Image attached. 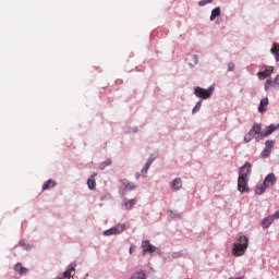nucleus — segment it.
Here are the masks:
<instances>
[{
  "label": "nucleus",
  "instance_id": "1",
  "mask_svg": "<svg viewBox=\"0 0 279 279\" xmlns=\"http://www.w3.org/2000/svg\"><path fill=\"white\" fill-rule=\"evenodd\" d=\"M250 240L245 235H241L238 241L234 243L233 254L234 256H243L247 250Z\"/></svg>",
  "mask_w": 279,
  "mask_h": 279
},
{
  "label": "nucleus",
  "instance_id": "2",
  "mask_svg": "<svg viewBox=\"0 0 279 279\" xmlns=\"http://www.w3.org/2000/svg\"><path fill=\"white\" fill-rule=\"evenodd\" d=\"M260 130H263V125L258 123L253 124L252 129L244 135V143H250V141L254 140V136H256V141H262Z\"/></svg>",
  "mask_w": 279,
  "mask_h": 279
},
{
  "label": "nucleus",
  "instance_id": "3",
  "mask_svg": "<svg viewBox=\"0 0 279 279\" xmlns=\"http://www.w3.org/2000/svg\"><path fill=\"white\" fill-rule=\"evenodd\" d=\"M215 88L209 87L208 89H204L202 87H195L194 88V94L199 98V99H210L213 97V92Z\"/></svg>",
  "mask_w": 279,
  "mask_h": 279
},
{
  "label": "nucleus",
  "instance_id": "4",
  "mask_svg": "<svg viewBox=\"0 0 279 279\" xmlns=\"http://www.w3.org/2000/svg\"><path fill=\"white\" fill-rule=\"evenodd\" d=\"M275 68L274 66H262V71L257 73L258 80H267V77H271L274 75Z\"/></svg>",
  "mask_w": 279,
  "mask_h": 279
},
{
  "label": "nucleus",
  "instance_id": "5",
  "mask_svg": "<svg viewBox=\"0 0 279 279\" xmlns=\"http://www.w3.org/2000/svg\"><path fill=\"white\" fill-rule=\"evenodd\" d=\"M141 247L143 250L142 256H145V254H154V252H156V246L151 245L149 240H143Z\"/></svg>",
  "mask_w": 279,
  "mask_h": 279
},
{
  "label": "nucleus",
  "instance_id": "6",
  "mask_svg": "<svg viewBox=\"0 0 279 279\" xmlns=\"http://www.w3.org/2000/svg\"><path fill=\"white\" fill-rule=\"evenodd\" d=\"M125 230V225H117L104 232L105 236H112V234H121Z\"/></svg>",
  "mask_w": 279,
  "mask_h": 279
},
{
  "label": "nucleus",
  "instance_id": "7",
  "mask_svg": "<svg viewBox=\"0 0 279 279\" xmlns=\"http://www.w3.org/2000/svg\"><path fill=\"white\" fill-rule=\"evenodd\" d=\"M250 173H252V163L245 162L239 170V178L248 179Z\"/></svg>",
  "mask_w": 279,
  "mask_h": 279
},
{
  "label": "nucleus",
  "instance_id": "8",
  "mask_svg": "<svg viewBox=\"0 0 279 279\" xmlns=\"http://www.w3.org/2000/svg\"><path fill=\"white\" fill-rule=\"evenodd\" d=\"M75 263H71L68 266V269L63 272L62 277H58L57 279H73V276H75Z\"/></svg>",
  "mask_w": 279,
  "mask_h": 279
},
{
  "label": "nucleus",
  "instance_id": "9",
  "mask_svg": "<svg viewBox=\"0 0 279 279\" xmlns=\"http://www.w3.org/2000/svg\"><path fill=\"white\" fill-rule=\"evenodd\" d=\"M247 180L243 177H238V191H240V193H248L250 192V187L247 186Z\"/></svg>",
  "mask_w": 279,
  "mask_h": 279
},
{
  "label": "nucleus",
  "instance_id": "10",
  "mask_svg": "<svg viewBox=\"0 0 279 279\" xmlns=\"http://www.w3.org/2000/svg\"><path fill=\"white\" fill-rule=\"evenodd\" d=\"M278 129V126L270 124L269 126L266 128L265 131L259 130V138L263 141V138L267 137V136H271V134H274V132H276V130Z\"/></svg>",
  "mask_w": 279,
  "mask_h": 279
},
{
  "label": "nucleus",
  "instance_id": "11",
  "mask_svg": "<svg viewBox=\"0 0 279 279\" xmlns=\"http://www.w3.org/2000/svg\"><path fill=\"white\" fill-rule=\"evenodd\" d=\"M263 184L267 187L270 189V186H274L276 184V174L269 173L265 179Z\"/></svg>",
  "mask_w": 279,
  "mask_h": 279
},
{
  "label": "nucleus",
  "instance_id": "12",
  "mask_svg": "<svg viewBox=\"0 0 279 279\" xmlns=\"http://www.w3.org/2000/svg\"><path fill=\"white\" fill-rule=\"evenodd\" d=\"M274 221H276V219L274 218L272 215H269L268 217L262 220V227L264 228V230H267V228H269V226H271Z\"/></svg>",
  "mask_w": 279,
  "mask_h": 279
},
{
  "label": "nucleus",
  "instance_id": "13",
  "mask_svg": "<svg viewBox=\"0 0 279 279\" xmlns=\"http://www.w3.org/2000/svg\"><path fill=\"white\" fill-rule=\"evenodd\" d=\"M58 183H56L54 180L49 179L48 181H46L43 186H41V191H49V189H53L54 186H57Z\"/></svg>",
  "mask_w": 279,
  "mask_h": 279
},
{
  "label": "nucleus",
  "instance_id": "14",
  "mask_svg": "<svg viewBox=\"0 0 279 279\" xmlns=\"http://www.w3.org/2000/svg\"><path fill=\"white\" fill-rule=\"evenodd\" d=\"M135 205H136V199H134V198H132V199L125 198L123 202V206H124L125 210H132V208H134Z\"/></svg>",
  "mask_w": 279,
  "mask_h": 279
},
{
  "label": "nucleus",
  "instance_id": "15",
  "mask_svg": "<svg viewBox=\"0 0 279 279\" xmlns=\"http://www.w3.org/2000/svg\"><path fill=\"white\" fill-rule=\"evenodd\" d=\"M270 51H271L272 56H275V60L277 62H279V44L274 43Z\"/></svg>",
  "mask_w": 279,
  "mask_h": 279
},
{
  "label": "nucleus",
  "instance_id": "16",
  "mask_svg": "<svg viewBox=\"0 0 279 279\" xmlns=\"http://www.w3.org/2000/svg\"><path fill=\"white\" fill-rule=\"evenodd\" d=\"M267 106H269V98H263L258 106V112H265Z\"/></svg>",
  "mask_w": 279,
  "mask_h": 279
},
{
  "label": "nucleus",
  "instance_id": "17",
  "mask_svg": "<svg viewBox=\"0 0 279 279\" xmlns=\"http://www.w3.org/2000/svg\"><path fill=\"white\" fill-rule=\"evenodd\" d=\"M14 271H16V274H20V276H25L27 274V268L23 267V265L21 264H16L14 266Z\"/></svg>",
  "mask_w": 279,
  "mask_h": 279
},
{
  "label": "nucleus",
  "instance_id": "18",
  "mask_svg": "<svg viewBox=\"0 0 279 279\" xmlns=\"http://www.w3.org/2000/svg\"><path fill=\"white\" fill-rule=\"evenodd\" d=\"M171 187L173 189V191H180V189H182V179L177 178L172 181V185Z\"/></svg>",
  "mask_w": 279,
  "mask_h": 279
},
{
  "label": "nucleus",
  "instance_id": "19",
  "mask_svg": "<svg viewBox=\"0 0 279 279\" xmlns=\"http://www.w3.org/2000/svg\"><path fill=\"white\" fill-rule=\"evenodd\" d=\"M124 191H136V185L134 182L123 181Z\"/></svg>",
  "mask_w": 279,
  "mask_h": 279
},
{
  "label": "nucleus",
  "instance_id": "20",
  "mask_svg": "<svg viewBox=\"0 0 279 279\" xmlns=\"http://www.w3.org/2000/svg\"><path fill=\"white\" fill-rule=\"evenodd\" d=\"M276 86H279L277 83H276V80L271 81V80H267L265 82V90H271V88H276Z\"/></svg>",
  "mask_w": 279,
  "mask_h": 279
},
{
  "label": "nucleus",
  "instance_id": "21",
  "mask_svg": "<svg viewBox=\"0 0 279 279\" xmlns=\"http://www.w3.org/2000/svg\"><path fill=\"white\" fill-rule=\"evenodd\" d=\"M218 16H221V8L217 7L211 11L210 21H215Z\"/></svg>",
  "mask_w": 279,
  "mask_h": 279
},
{
  "label": "nucleus",
  "instance_id": "22",
  "mask_svg": "<svg viewBox=\"0 0 279 279\" xmlns=\"http://www.w3.org/2000/svg\"><path fill=\"white\" fill-rule=\"evenodd\" d=\"M87 186L90 191H95V189H97V181H95L94 177H89L87 180Z\"/></svg>",
  "mask_w": 279,
  "mask_h": 279
},
{
  "label": "nucleus",
  "instance_id": "23",
  "mask_svg": "<svg viewBox=\"0 0 279 279\" xmlns=\"http://www.w3.org/2000/svg\"><path fill=\"white\" fill-rule=\"evenodd\" d=\"M267 187L265 186L264 183L259 184V185H256L255 187V195H263V193H265V190Z\"/></svg>",
  "mask_w": 279,
  "mask_h": 279
},
{
  "label": "nucleus",
  "instance_id": "24",
  "mask_svg": "<svg viewBox=\"0 0 279 279\" xmlns=\"http://www.w3.org/2000/svg\"><path fill=\"white\" fill-rule=\"evenodd\" d=\"M151 162H154V160L148 159V161L146 162L145 167L142 169V175L145 178V175H147V171H149V168L151 167Z\"/></svg>",
  "mask_w": 279,
  "mask_h": 279
},
{
  "label": "nucleus",
  "instance_id": "25",
  "mask_svg": "<svg viewBox=\"0 0 279 279\" xmlns=\"http://www.w3.org/2000/svg\"><path fill=\"white\" fill-rule=\"evenodd\" d=\"M265 145H266V149L270 150L274 149V145H276V141L274 140H267L265 142Z\"/></svg>",
  "mask_w": 279,
  "mask_h": 279
},
{
  "label": "nucleus",
  "instance_id": "26",
  "mask_svg": "<svg viewBox=\"0 0 279 279\" xmlns=\"http://www.w3.org/2000/svg\"><path fill=\"white\" fill-rule=\"evenodd\" d=\"M110 165H112V160L107 159L99 165V169H101V171H104V169H106V167H110Z\"/></svg>",
  "mask_w": 279,
  "mask_h": 279
},
{
  "label": "nucleus",
  "instance_id": "27",
  "mask_svg": "<svg viewBox=\"0 0 279 279\" xmlns=\"http://www.w3.org/2000/svg\"><path fill=\"white\" fill-rule=\"evenodd\" d=\"M131 279H145V274L144 272H136L135 275L132 276Z\"/></svg>",
  "mask_w": 279,
  "mask_h": 279
},
{
  "label": "nucleus",
  "instance_id": "28",
  "mask_svg": "<svg viewBox=\"0 0 279 279\" xmlns=\"http://www.w3.org/2000/svg\"><path fill=\"white\" fill-rule=\"evenodd\" d=\"M271 154V150H269L268 148H265L262 151V158H269V155Z\"/></svg>",
  "mask_w": 279,
  "mask_h": 279
},
{
  "label": "nucleus",
  "instance_id": "29",
  "mask_svg": "<svg viewBox=\"0 0 279 279\" xmlns=\"http://www.w3.org/2000/svg\"><path fill=\"white\" fill-rule=\"evenodd\" d=\"M202 108V100H199L196 105H195V107L193 108V112L195 113V112H199V109Z\"/></svg>",
  "mask_w": 279,
  "mask_h": 279
},
{
  "label": "nucleus",
  "instance_id": "30",
  "mask_svg": "<svg viewBox=\"0 0 279 279\" xmlns=\"http://www.w3.org/2000/svg\"><path fill=\"white\" fill-rule=\"evenodd\" d=\"M208 3H213V0H201L198 2V5L204 7V5H208Z\"/></svg>",
  "mask_w": 279,
  "mask_h": 279
},
{
  "label": "nucleus",
  "instance_id": "31",
  "mask_svg": "<svg viewBox=\"0 0 279 279\" xmlns=\"http://www.w3.org/2000/svg\"><path fill=\"white\" fill-rule=\"evenodd\" d=\"M228 71H234V63H229L228 64Z\"/></svg>",
  "mask_w": 279,
  "mask_h": 279
},
{
  "label": "nucleus",
  "instance_id": "32",
  "mask_svg": "<svg viewBox=\"0 0 279 279\" xmlns=\"http://www.w3.org/2000/svg\"><path fill=\"white\" fill-rule=\"evenodd\" d=\"M134 250H136L135 245H131L129 250V254H133Z\"/></svg>",
  "mask_w": 279,
  "mask_h": 279
},
{
  "label": "nucleus",
  "instance_id": "33",
  "mask_svg": "<svg viewBox=\"0 0 279 279\" xmlns=\"http://www.w3.org/2000/svg\"><path fill=\"white\" fill-rule=\"evenodd\" d=\"M275 84L279 86V74L275 77Z\"/></svg>",
  "mask_w": 279,
  "mask_h": 279
},
{
  "label": "nucleus",
  "instance_id": "34",
  "mask_svg": "<svg viewBox=\"0 0 279 279\" xmlns=\"http://www.w3.org/2000/svg\"><path fill=\"white\" fill-rule=\"evenodd\" d=\"M135 178H136V180H138V179L141 178V173L137 172V173L135 174Z\"/></svg>",
  "mask_w": 279,
  "mask_h": 279
},
{
  "label": "nucleus",
  "instance_id": "35",
  "mask_svg": "<svg viewBox=\"0 0 279 279\" xmlns=\"http://www.w3.org/2000/svg\"><path fill=\"white\" fill-rule=\"evenodd\" d=\"M172 256H173V258H178V256H180V254L174 253Z\"/></svg>",
  "mask_w": 279,
  "mask_h": 279
},
{
  "label": "nucleus",
  "instance_id": "36",
  "mask_svg": "<svg viewBox=\"0 0 279 279\" xmlns=\"http://www.w3.org/2000/svg\"><path fill=\"white\" fill-rule=\"evenodd\" d=\"M97 175V173L96 172H94L92 175H90V178H94V180H95V177Z\"/></svg>",
  "mask_w": 279,
  "mask_h": 279
}]
</instances>
